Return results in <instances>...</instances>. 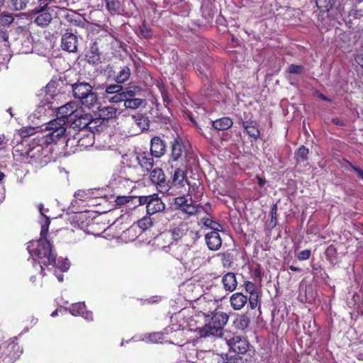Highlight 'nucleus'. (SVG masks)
<instances>
[{
	"label": "nucleus",
	"instance_id": "obj_1",
	"mask_svg": "<svg viewBox=\"0 0 363 363\" xmlns=\"http://www.w3.org/2000/svg\"><path fill=\"white\" fill-rule=\"evenodd\" d=\"M50 221L43 225L40 230V237L36 241H32L28 245V250L33 257L34 261H37L40 267V273L45 276V267L55 266L57 255L52 250V245L48 240Z\"/></svg>",
	"mask_w": 363,
	"mask_h": 363
},
{
	"label": "nucleus",
	"instance_id": "obj_2",
	"mask_svg": "<svg viewBox=\"0 0 363 363\" xmlns=\"http://www.w3.org/2000/svg\"><path fill=\"white\" fill-rule=\"evenodd\" d=\"M229 316L226 313L215 311L211 321L203 327L196 329L197 334L200 337H221L223 334V327L228 323Z\"/></svg>",
	"mask_w": 363,
	"mask_h": 363
},
{
	"label": "nucleus",
	"instance_id": "obj_3",
	"mask_svg": "<svg viewBox=\"0 0 363 363\" xmlns=\"http://www.w3.org/2000/svg\"><path fill=\"white\" fill-rule=\"evenodd\" d=\"M44 130L47 133L43 137L42 140L44 144L48 145L52 143H57L59 140H66L69 132H67L69 126L64 119H60L56 117L50 121L45 125Z\"/></svg>",
	"mask_w": 363,
	"mask_h": 363
},
{
	"label": "nucleus",
	"instance_id": "obj_4",
	"mask_svg": "<svg viewBox=\"0 0 363 363\" xmlns=\"http://www.w3.org/2000/svg\"><path fill=\"white\" fill-rule=\"evenodd\" d=\"M199 237L200 235L198 232L189 230L186 224H182L167 232L160 233L157 236V240L159 241L162 240H170L172 239L174 241L182 240L187 245H191L194 244Z\"/></svg>",
	"mask_w": 363,
	"mask_h": 363
},
{
	"label": "nucleus",
	"instance_id": "obj_5",
	"mask_svg": "<svg viewBox=\"0 0 363 363\" xmlns=\"http://www.w3.org/2000/svg\"><path fill=\"white\" fill-rule=\"evenodd\" d=\"M35 140L28 145L26 151L28 162L31 164L43 167L52 160V153L48 148V145L44 147L43 144L38 143Z\"/></svg>",
	"mask_w": 363,
	"mask_h": 363
},
{
	"label": "nucleus",
	"instance_id": "obj_6",
	"mask_svg": "<svg viewBox=\"0 0 363 363\" xmlns=\"http://www.w3.org/2000/svg\"><path fill=\"white\" fill-rule=\"evenodd\" d=\"M72 91L74 98L86 107H92L97 101V94L88 82L77 81L72 84Z\"/></svg>",
	"mask_w": 363,
	"mask_h": 363
},
{
	"label": "nucleus",
	"instance_id": "obj_7",
	"mask_svg": "<svg viewBox=\"0 0 363 363\" xmlns=\"http://www.w3.org/2000/svg\"><path fill=\"white\" fill-rule=\"evenodd\" d=\"M134 199L137 201L138 205L146 204L147 213L149 215H153L156 213L161 212L165 208V204L157 194L138 196L135 197Z\"/></svg>",
	"mask_w": 363,
	"mask_h": 363
},
{
	"label": "nucleus",
	"instance_id": "obj_8",
	"mask_svg": "<svg viewBox=\"0 0 363 363\" xmlns=\"http://www.w3.org/2000/svg\"><path fill=\"white\" fill-rule=\"evenodd\" d=\"M96 122L90 121V116L83 113V110L80 108V113L69 123V126L75 130H80L84 128H89L93 132H100L102 130L101 125H96Z\"/></svg>",
	"mask_w": 363,
	"mask_h": 363
},
{
	"label": "nucleus",
	"instance_id": "obj_9",
	"mask_svg": "<svg viewBox=\"0 0 363 363\" xmlns=\"http://www.w3.org/2000/svg\"><path fill=\"white\" fill-rule=\"evenodd\" d=\"M150 172V179L151 182L155 185L157 189L162 194H169L170 184L169 180L161 168L157 167L152 169Z\"/></svg>",
	"mask_w": 363,
	"mask_h": 363
},
{
	"label": "nucleus",
	"instance_id": "obj_10",
	"mask_svg": "<svg viewBox=\"0 0 363 363\" xmlns=\"http://www.w3.org/2000/svg\"><path fill=\"white\" fill-rule=\"evenodd\" d=\"M80 113V108L76 102L70 101L58 108L57 111V117L60 119H64L67 124L75 118Z\"/></svg>",
	"mask_w": 363,
	"mask_h": 363
},
{
	"label": "nucleus",
	"instance_id": "obj_11",
	"mask_svg": "<svg viewBox=\"0 0 363 363\" xmlns=\"http://www.w3.org/2000/svg\"><path fill=\"white\" fill-rule=\"evenodd\" d=\"M23 353L21 346L16 342H11L0 355V363H13Z\"/></svg>",
	"mask_w": 363,
	"mask_h": 363
},
{
	"label": "nucleus",
	"instance_id": "obj_12",
	"mask_svg": "<svg viewBox=\"0 0 363 363\" xmlns=\"http://www.w3.org/2000/svg\"><path fill=\"white\" fill-rule=\"evenodd\" d=\"M227 345L230 350L237 354H245L250 347V343L247 338L236 335L227 340Z\"/></svg>",
	"mask_w": 363,
	"mask_h": 363
},
{
	"label": "nucleus",
	"instance_id": "obj_13",
	"mask_svg": "<svg viewBox=\"0 0 363 363\" xmlns=\"http://www.w3.org/2000/svg\"><path fill=\"white\" fill-rule=\"evenodd\" d=\"M135 155L138 164L143 171L149 172L153 169L155 157L150 152L140 150L135 152Z\"/></svg>",
	"mask_w": 363,
	"mask_h": 363
},
{
	"label": "nucleus",
	"instance_id": "obj_14",
	"mask_svg": "<svg viewBox=\"0 0 363 363\" xmlns=\"http://www.w3.org/2000/svg\"><path fill=\"white\" fill-rule=\"evenodd\" d=\"M167 150L165 141L160 136H155L150 140V153L155 158H160L163 156Z\"/></svg>",
	"mask_w": 363,
	"mask_h": 363
},
{
	"label": "nucleus",
	"instance_id": "obj_15",
	"mask_svg": "<svg viewBox=\"0 0 363 363\" xmlns=\"http://www.w3.org/2000/svg\"><path fill=\"white\" fill-rule=\"evenodd\" d=\"M187 142L179 137L175 138L171 142V158L173 161H178L185 151Z\"/></svg>",
	"mask_w": 363,
	"mask_h": 363
},
{
	"label": "nucleus",
	"instance_id": "obj_16",
	"mask_svg": "<svg viewBox=\"0 0 363 363\" xmlns=\"http://www.w3.org/2000/svg\"><path fill=\"white\" fill-rule=\"evenodd\" d=\"M220 231H209L205 235V241L208 248L212 251L219 250L222 245Z\"/></svg>",
	"mask_w": 363,
	"mask_h": 363
},
{
	"label": "nucleus",
	"instance_id": "obj_17",
	"mask_svg": "<svg viewBox=\"0 0 363 363\" xmlns=\"http://www.w3.org/2000/svg\"><path fill=\"white\" fill-rule=\"evenodd\" d=\"M61 46L64 50L69 52H74L77 50V38L71 33H65L61 39Z\"/></svg>",
	"mask_w": 363,
	"mask_h": 363
},
{
	"label": "nucleus",
	"instance_id": "obj_18",
	"mask_svg": "<svg viewBox=\"0 0 363 363\" xmlns=\"http://www.w3.org/2000/svg\"><path fill=\"white\" fill-rule=\"evenodd\" d=\"M35 14H36V17L34 23L42 28L48 26L52 20V13L47 9V6L36 11Z\"/></svg>",
	"mask_w": 363,
	"mask_h": 363
},
{
	"label": "nucleus",
	"instance_id": "obj_19",
	"mask_svg": "<svg viewBox=\"0 0 363 363\" xmlns=\"http://www.w3.org/2000/svg\"><path fill=\"white\" fill-rule=\"evenodd\" d=\"M242 123L245 131L250 138L257 140L259 138L260 132L256 121L250 119L247 121H242Z\"/></svg>",
	"mask_w": 363,
	"mask_h": 363
},
{
	"label": "nucleus",
	"instance_id": "obj_20",
	"mask_svg": "<svg viewBox=\"0 0 363 363\" xmlns=\"http://www.w3.org/2000/svg\"><path fill=\"white\" fill-rule=\"evenodd\" d=\"M231 307L235 311L241 310L247 303V296L242 293L236 292L231 295L230 298Z\"/></svg>",
	"mask_w": 363,
	"mask_h": 363
},
{
	"label": "nucleus",
	"instance_id": "obj_21",
	"mask_svg": "<svg viewBox=\"0 0 363 363\" xmlns=\"http://www.w3.org/2000/svg\"><path fill=\"white\" fill-rule=\"evenodd\" d=\"M222 284L225 291L229 292L234 291L238 286V281L235 274L228 272L222 277Z\"/></svg>",
	"mask_w": 363,
	"mask_h": 363
},
{
	"label": "nucleus",
	"instance_id": "obj_22",
	"mask_svg": "<svg viewBox=\"0 0 363 363\" xmlns=\"http://www.w3.org/2000/svg\"><path fill=\"white\" fill-rule=\"evenodd\" d=\"M185 181H186V172L181 168H177L172 176L171 180H169L170 189L173 186H184Z\"/></svg>",
	"mask_w": 363,
	"mask_h": 363
},
{
	"label": "nucleus",
	"instance_id": "obj_23",
	"mask_svg": "<svg viewBox=\"0 0 363 363\" xmlns=\"http://www.w3.org/2000/svg\"><path fill=\"white\" fill-rule=\"evenodd\" d=\"M212 126L217 130H225L233 126V122L229 117H222L211 121Z\"/></svg>",
	"mask_w": 363,
	"mask_h": 363
},
{
	"label": "nucleus",
	"instance_id": "obj_24",
	"mask_svg": "<svg viewBox=\"0 0 363 363\" xmlns=\"http://www.w3.org/2000/svg\"><path fill=\"white\" fill-rule=\"evenodd\" d=\"M86 57L89 64L95 65L101 62V53L95 45L91 47L86 55Z\"/></svg>",
	"mask_w": 363,
	"mask_h": 363
},
{
	"label": "nucleus",
	"instance_id": "obj_25",
	"mask_svg": "<svg viewBox=\"0 0 363 363\" xmlns=\"http://www.w3.org/2000/svg\"><path fill=\"white\" fill-rule=\"evenodd\" d=\"M250 320L246 313L239 315L234 320V326L240 330H245L250 325Z\"/></svg>",
	"mask_w": 363,
	"mask_h": 363
},
{
	"label": "nucleus",
	"instance_id": "obj_26",
	"mask_svg": "<svg viewBox=\"0 0 363 363\" xmlns=\"http://www.w3.org/2000/svg\"><path fill=\"white\" fill-rule=\"evenodd\" d=\"M133 119L138 127L140 132L147 130L149 128V119L145 115L137 113L133 116Z\"/></svg>",
	"mask_w": 363,
	"mask_h": 363
},
{
	"label": "nucleus",
	"instance_id": "obj_27",
	"mask_svg": "<svg viewBox=\"0 0 363 363\" xmlns=\"http://www.w3.org/2000/svg\"><path fill=\"white\" fill-rule=\"evenodd\" d=\"M108 12L111 16L120 13L121 3L119 0H104Z\"/></svg>",
	"mask_w": 363,
	"mask_h": 363
},
{
	"label": "nucleus",
	"instance_id": "obj_28",
	"mask_svg": "<svg viewBox=\"0 0 363 363\" xmlns=\"http://www.w3.org/2000/svg\"><path fill=\"white\" fill-rule=\"evenodd\" d=\"M35 3V0H10L11 8L15 11L26 9Z\"/></svg>",
	"mask_w": 363,
	"mask_h": 363
},
{
	"label": "nucleus",
	"instance_id": "obj_29",
	"mask_svg": "<svg viewBox=\"0 0 363 363\" xmlns=\"http://www.w3.org/2000/svg\"><path fill=\"white\" fill-rule=\"evenodd\" d=\"M309 149L304 145L298 147L295 152V159L298 163L303 162L308 158Z\"/></svg>",
	"mask_w": 363,
	"mask_h": 363
},
{
	"label": "nucleus",
	"instance_id": "obj_30",
	"mask_svg": "<svg viewBox=\"0 0 363 363\" xmlns=\"http://www.w3.org/2000/svg\"><path fill=\"white\" fill-rule=\"evenodd\" d=\"M117 110L112 106H106L100 110V117L103 120H108L116 116Z\"/></svg>",
	"mask_w": 363,
	"mask_h": 363
},
{
	"label": "nucleus",
	"instance_id": "obj_31",
	"mask_svg": "<svg viewBox=\"0 0 363 363\" xmlns=\"http://www.w3.org/2000/svg\"><path fill=\"white\" fill-rule=\"evenodd\" d=\"M130 76V69L128 67H123L115 77V81L118 84H122L126 82Z\"/></svg>",
	"mask_w": 363,
	"mask_h": 363
},
{
	"label": "nucleus",
	"instance_id": "obj_32",
	"mask_svg": "<svg viewBox=\"0 0 363 363\" xmlns=\"http://www.w3.org/2000/svg\"><path fill=\"white\" fill-rule=\"evenodd\" d=\"M317 7L323 12H328L330 11L335 4V0H316Z\"/></svg>",
	"mask_w": 363,
	"mask_h": 363
},
{
	"label": "nucleus",
	"instance_id": "obj_33",
	"mask_svg": "<svg viewBox=\"0 0 363 363\" xmlns=\"http://www.w3.org/2000/svg\"><path fill=\"white\" fill-rule=\"evenodd\" d=\"M86 308V305L84 302L72 303L69 306V312L74 316L81 315L83 313H84Z\"/></svg>",
	"mask_w": 363,
	"mask_h": 363
},
{
	"label": "nucleus",
	"instance_id": "obj_34",
	"mask_svg": "<svg viewBox=\"0 0 363 363\" xmlns=\"http://www.w3.org/2000/svg\"><path fill=\"white\" fill-rule=\"evenodd\" d=\"M201 223L206 228H209L211 231H220L221 225L216 221L213 220L208 218H203L201 220Z\"/></svg>",
	"mask_w": 363,
	"mask_h": 363
},
{
	"label": "nucleus",
	"instance_id": "obj_35",
	"mask_svg": "<svg viewBox=\"0 0 363 363\" xmlns=\"http://www.w3.org/2000/svg\"><path fill=\"white\" fill-rule=\"evenodd\" d=\"M247 301H249L250 308L252 310L255 309L257 306H260L261 301V292L259 291L256 294H250L247 297Z\"/></svg>",
	"mask_w": 363,
	"mask_h": 363
},
{
	"label": "nucleus",
	"instance_id": "obj_36",
	"mask_svg": "<svg viewBox=\"0 0 363 363\" xmlns=\"http://www.w3.org/2000/svg\"><path fill=\"white\" fill-rule=\"evenodd\" d=\"M144 100L140 98H131L125 100L124 106L126 108L136 109L140 107Z\"/></svg>",
	"mask_w": 363,
	"mask_h": 363
},
{
	"label": "nucleus",
	"instance_id": "obj_37",
	"mask_svg": "<svg viewBox=\"0 0 363 363\" xmlns=\"http://www.w3.org/2000/svg\"><path fill=\"white\" fill-rule=\"evenodd\" d=\"M153 225V220L150 216H144L138 220V227L143 231L149 229Z\"/></svg>",
	"mask_w": 363,
	"mask_h": 363
},
{
	"label": "nucleus",
	"instance_id": "obj_38",
	"mask_svg": "<svg viewBox=\"0 0 363 363\" xmlns=\"http://www.w3.org/2000/svg\"><path fill=\"white\" fill-rule=\"evenodd\" d=\"M139 30L141 35L145 39L152 38V30L145 20H143L142 24L139 26Z\"/></svg>",
	"mask_w": 363,
	"mask_h": 363
},
{
	"label": "nucleus",
	"instance_id": "obj_39",
	"mask_svg": "<svg viewBox=\"0 0 363 363\" xmlns=\"http://www.w3.org/2000/svg\"><path fill=\"white\" fill-rule=\"evenodd\" d=\"M189 200L185 196H179L174 199L176 208L182 211L189 205Z\"/></svg>",
	"mask_w": 363,
	"mask_h": 363
},
{
	"label": "nucleus",
	"instance_id": "obj_40",
	"mask_svg": "<svg viewBox=\"0 0 363 363\" xmlns=\"http://www.w3.org/2000/svg\"><path fill=\"white\" fill-rule=\"evenodd\" d=\"M277 203L273 204L270 211L271 220L269 223V225L272 228H274L277 225Z\"/></svg>",
	"mask_w": 363,
	"mask_h": 363
},
{
	"label": "nucleus",
	"instance_id": "obj_41",
	"mask_svg": "<svg viewBox=\"0 0 363 363\" xmlns=\"http://www.w3.org/2000/svg\"><path fill=\"white\" fill-rule=\"evenodd\" d=\"M123 90V86L120 85V84L117 83V84H110L106 86V96H111Z\"/></svg>",
	"mask_w": 363,
	"mask_h": 363
},
{
	"label": "nucleus",
	"instance_id": "obj_42",
	"mask_svg": "<svg viewBox=\"0 0 363 363\" xmlns=\"http://www.w3.org/2000/svg\"><path fill=\"white\" fill-rule=\"evenodd\" d=\"M149 340L153 343H164L167 340L162 333H154L149 335Z\"/></svg>",
	"mask_w": 363,
	"mask_h": 363
},
{
	"label": "nucleus",
	"instance_id": "obj_43",
	"mask_svg": "<svg viewBox=\"0 0 363 363\" xmlns=\"http://www.w3.org/2000/svg\"><path fill=\"white\" fill-rule=\"evenodd\" d=\"M200 208L201 207L199 205H196L191 201L182 212L185 213L188 216H193L199 212Z\"/></svg>",
	"mask_w": 363,
	"mask_h": 363
},
{
	"label": "nucleus",
	"instance_id": "obj_44",
	"mask_svg": "<svg viewBox=\"0 0 363 363\" xmlns=\"http://www.w3.org/2000/svg\"><path fill=\"white\" fill-rule=\"evenodd\" d=\"M137 92H140V89L138 86H134L130 89H124L123 94L125 95V100L131 98H136Z\"/></svg>",
	"mask_w": 363,
	"mask_h": 363
},
{
	"label": "nucleus",
	"instance_id": "obj_45",
	"mask_svg": "<svg viewBox=\"0 0 363 363\" xmlns=\"http://www.w3.org/2000/svg\"><path fill=\"white\" fill-rule=\"evenodd\" d=\"M106 97L108 99V101L111 103H118L121 101L125 103L123 90L111 96H106Z\"/></svg>",
	"mask_w": 363,
	"mask_h": 363
},
{
	"label": "nucleus",
	"instance_id": "obj_46",
	"mask_svg": "<svg viewBox=\"0 0 363 363\" xmlns=\"http://www.w3.org/2000/svg\"><path fill=\"white\" fill-rule=\"evenodd\" d=\"M243 286L245 287V291L250 294H256L259 291L257 289V286L252 281H245Z\"/></svg>",
	"mask_w": 363,
	"mask_h": 363
},
{
	"label": "nucleus",
	"instance_id": "obj_47",
	"mask_svg": "<svg viewBox=\"0 0 363 363\" xmlns=\"http://www.w3.org/2000/svg\"><path fill=\"white\" fill-rule=\"evenodd\" d=\"M136 196L130 197V196H118L116 199V202L118 205H123L125 203H128L131 202L133 204L138 205V202L134 199Z\"/></svg>",
	"mask_w": 363,
	"mask_h": 363
},
{
	"label": "nucleus",
	"instance_id": "obj_48",
	"mask_svg": "<svg viewBox=\"0 0 363 363\" xmlns=\"http://www.w3.org/2000/svg\"><path fill=\"white\" fill-rule=\"evenodd\" d=\"M74 196L79 200L83 201H89L90 196L84 190H78L75 193Z\"/></svg>",
	"mask_w": 363,
	"mask_h": 363
},
{
	"label": "nucleus",
	"instance_id": "obj_49",
	"mask_svg": "<svg viewBox=\"0 0 363 363\" xmlns=\"http://www.w3.org/2000/svg\"><path fill=\"white\" fill-rule=\"evenodd\" d=\"M158 241V245H160L162 248L168 247L169 251L172 252V247L175 246V244H173L172 240H162L161 241Z\"/></svg>",
	"mask_w": 363,
	"mask_h": 363
},
{
	"label": "nucleus",
	"instance_id": "obj_50",
	"mask_svg": "<svg viewBox=\"0 0 363 363\" xmlns=\"http://www.w3.org/2000/svg\"><path fill=\"white\" fill-rule=\"evenodd\" d=\"M311 256V250H304L301 251L297 255L296 257L299 261H303V260L308 259Z\"/></svg>",
	"mask_w": 363,
	"mask_h": 363
},
{
	"label": "nucleus",
	"instance_id": "obj_51",
	"mask_svg": "<svg viewBox=\"0 0 363 363\" xmlns=\"http://www.w3.org/2000/svg\"><path fill=\"white\" fill-rule=\"evenodd\" d=\"M303 70V66L294 65V64L291 65L288 68V71L290 74H298L302 73Z\"/></svg>",
	"mask_w": 363,
	"mask_h": 363
},
{
	"label": "nucleus",
	"instance_id": "obj_52",
	"mask_svg": "<svg viewBox=\"0 0 363 363\" xmlns=\"http://www.w3.org/2000/svg\"><path fill=\"white\" fill-rule=\"evenodd\" d=\"M77 140H78V143H79V145H81V146H89V145H92L93 144V136L92 135H87L86 137V138H84V140H88V143L87 144H84L83 143V138H82L80 137V133H77V137L76 138Z\"/></svg>",
	"mask_w": 363,
	"mask_h": 363
},
{
	"label": "nucleus",
	"instance_id": "obj_53",
	"mask_svg": "<svg viewBox=\"0 0 363 363\" xmlns=\"http://www.w3.org/2000/svg\"><path fill=\"white\" fill-rule=\"evenodd\" d=\"M222 261L224 266L227 265V263H230L233 260V255L229 252H225L222 254Z\"/></svg>",
	"mask_w": 363,
	"mask_h": 363
},
{
	"label": "nucleus",
	"instance_id": "obj_54",
	"mask_svg": "<svg viewBox=\"0 0 363 363\" xmlns=\"http://www.w3.org/2000/svg\"><path fill=\"white\" fill-rule=\"evenodd\" d=\"M238 359L234 357H228V355L224 357H221V358L219 359L218 363H236Z\"/></svg>",
	"mask_w": 363,
	"mask_h": 363
},
{
	"label": "nucleus",
	"instance_id": "obj_55",
	"mask_svg": "<svg viewBox=\"0 0 363 363\" xmlns=\"http://www.w3.org/2000/svg\"><path fill=\"white\" fill-rule=\"evenodd\" d=\"M356 63L363 69V52L357 54L354 56Z\"/></svg>",
	"mask_w": 363,
	"mask_h": 363
},
{
	"label": "nucleus",
	"instance_id": "obj_56",
	"mask_svg": "<svg viewBox=\"0 0 363 363\" xmlns=\"http://www.w3.org/2000/svg\"><path fill=\"white\" fill-rule=\"evenodd\" d=\"M253 276L255 278H257L258 279L261 280L262 278V269L259 266L255 268L252 271Z\"/></svg>",
	"mask_w": 363,
	"mask_h": 363
},
{
	"label": "nucleus",
	"instance_id": "obj_57",
	"mask_svg": "<svg viewBox=\"0 0 363 363\" xmlns=\"http://www.w3.org/2000/svg\"><path fill=\"white\" fill-rule=\"evenodd\" d=\"M350 165L351 166L352 169L358 174L359 177L363 180V170L360 169L359 167L353 165L351 163H350Z\"/></svg>",
	"mask_w": 363,
	"mask_h": 363
},
{
	"label": "nucleus",
	"instance_id": "obj_58",
	"mask_svg": "<svg viewBox=\"0 0 363 363\" xmlns=\"http://www.w3.org/2000/svg\"><path fill=\"white\" fill-rule=\"evenodd\" d=\"M196 193L194 194V197L195 199H198L202 196L203 188L202 186L199 184L196 186Z\"/></svg>",
	"mask_w": 363,
	"mask_h": 363
},
{
	"label": "nucleus",
	"instance_id": "obj_59",
	"mask_svg": "<svg viewBox=\"0 0 363 363\" xmlns=\"http://www.w3.org/2000/svg\"><path fill=\"white\" fill-rule=\"evenodd\" d=\"M81 316H82L83 318H84L87 320H93V313H92V312L87 311L86 308L85 309L84 313H83L81 315Z\"/></svg>",
	"mask_w": 363,
	"mask_h": 363
},
{
	"label": "nucleus",
	"instance_id": "obj_60",
	"mask_svg": "<svg viewBox=\"0 0 363 363\" xmlns=\"http://www.w3.org/2000/svg\"><path fill=\"white\" fill-rule=\"evenodd\" d=\"M33 132V129H21L20 135L22 138H26L29 136L30 135H32Z\"/></svg>",
	"mask_w": 363,
	"mask_h": 363
},
{
	"label": "nucleus",
	"instance_id": "obj_61",
	"mask_svg": "<svg viewBox=\"0 0 363 363\" xmlns=\"http://www.w3.org/2000/svg\"><path fill=\"white\" fill-rule=\"evenodd\" d=\"M331 121L333 124L337 125H340V126L345 125V122L343 120H341L338 118H333Z\"/></svg>",
	"mask_w": 363,
	"mask_h": 363
},
{
	"label": "nucleus",
	"instance_id": "obj_62",
	"mask_svg": "<svg viewBox=\"0 0 363 363\" xmlns=\"http://www.w3.org/2000/svg\"><path fill=\"white\" fill-rule=\"evenodd\" d=\"M161 94L164 102L169 103V99H168V93L164 87H162L161 89Z\"/></svg>",
	"mask_w": 363,
	"mask_h": 363
},
{
	"label": "nucleus",
	"instance_id": "obj_63",
	"mask_svg": "<svg viewBox=\"0 0 363 363\" xmlns=\"http://www.w3.org/2000/svg\"><path fill=\"white\" fill-rule=\"evenodd\" d=\"M318 96V97H319L320 99H322V100H323V101H331V99H329L328 96H326L325 95H324V94H322V93H319Z\"/></svg>",
	"mask_w": 363,
	"mask_h": 363
},
{
	"label": "nucleus",
	"instance_id": "obj_64",
	"mask_svg": "<svg viewBox=\"0 0 363 363\" xmlns=\"http://www.w3.org/2000/svg\"><path fill=\"white\" fill-rule=\"evenodd\" d=\"M5 144H6V141L4 135H0V147Z\"/></svg>",
	"mask_w": 363,
	"mask_h": 363
}]
</instances>
